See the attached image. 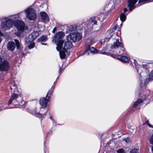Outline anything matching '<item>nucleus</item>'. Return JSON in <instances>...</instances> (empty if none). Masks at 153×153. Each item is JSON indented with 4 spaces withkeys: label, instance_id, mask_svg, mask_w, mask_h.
<instances>
[{
    "label": "nucleus",
    "instance_id": "nucleus-1",
    "mask_svg": "<svg viewBox=\"0 0 153 153\" xmlns=\"http://www.w3.org/2000/svg\"><path fill=\"white\" fill-rule=\"evenodd\" d=\"M111 51L116 53V55L114 54L112 55V57L117 58L123 63L126 62L128 61V59L127 57L118 55L120 54H125L126 52L123 47V43L119 42V40L117 39L116 42L114 43L113 45L111 47Z\"/></svg>",
    "mask_w": 153,
    "mask_h": 153
},
{
    "label": "nucleus",
    "instance_id": "nucleus-2",
    "mask_svg": "<svg viewBox=\"0 0 153 153\" xmlns=\"http://www.w3.org/2000/svg\"><path fill=\"white\" fill-rule=\"evenodd\" d=\"M13 24L18 31L16 34L19 35L22 32H24L27 29V27L25 26L24 22L21 20H16L13 22L12 19H10L8 18L6 19L5 22H2L1 24V29L3 30H6L9 29Z\"/></svg>",
    "mask_w": 153,
    "mask_h": 153
},
{
    "label": "nucleus",
    "instance_id": "nucleus-3",
    "mask_svg": "<svg viewBox=\"0 0 153 153\" xmlns=\"http://www.w3.org/2000/svg\"><path fill=\"white\" fill-rule=\"evenodd\" d=\"M65 35L64 32L60 31L57 33L55 36L53 38L52 41L56 44V48L57 50H59L61 48L62 44H63L64 41L63 38Z\"/></svg>",
    "mask_w": 153,
    "mask_h": 153
},
{
    "label": "nucleus",
    "instance_id": "nucleus-4",
    "mask_svg": "<svg viewBox=\"0 0 153 153\" xmlns=\"http://www.w3.org/2000/svg\"><path fill=\"white\" fill-rule=\"evenodd\" d=\"M72 42L67 41L63 44H62L61 48L59 50H57L59 51V54L61 59H64L65 56V52H67V49H71L73 46Z\"/></svg>",
    "mask_w": 153,
    "mask_h": 153
},
{
    "label": "nucleus",
    "instance_id": "nucleus-5",
    "mask_svg": "<svg viewBox=\"0 0 153 153\" xmlns=\"http://www.w3.org/2000/svg\"><path fill=\"white\" fill-rule=\"evenodd\" d=\"M82 36L81 34L78 32L72 33L67 37V41L75 42L80 40Z\"/></svg>",
    "mask_w": 153,
    "mask_h": 153
},
{
    "label": "nucleus",
    "instance_id": "nucleus-6",
    "mask_svg": "<svg viewBox=\"0 0 153 153\" xmlns=\"http://www.w3.org/2000/svg\"><path fill=\"white\" fill-rule=\"evenodd\" d=\"M26 16L29 20H34L36 16V15L34 10L32 8L29 7L25 10Z\"/></svg>",
    "mask_w": 153,
    "mask_h": 153
},
{
    "label": "nucleus",
    "instance_id": "nucleus-7",
    "mask_svg": "<svg viewBox=\"0 0 153 153\" xmlns=\"http://www.w3.org/2000/svg\"><path fill=\"white\" fill-rule=\"evenodd\" d=\"M38 33L37 32H34L32 33V34L30 35L29 37L27 38L25 40L26 43L28 44L29 43L30 44L28 45V48L30 49H31L33 48L35 46V43L34 42H31L34 39L35 37H33L34 35L36 34L38 35Z\"/></svg>",
    "mask_w": 153,
    "mask_h": 153
},
{
    "label": "nucleus",
    "instance_id": "nucleus-8",
    "mask_svg": "<svg viewBox=\"0 0 153 153\" xmlns=\"http://www.w3.org/2000/svg\"><path fill=\"white\" fill-rule=\"evenodd\" d=\"M49 101V99L46 97L45 98H41L39 100V104L41 105V108H46L47 106L48 102Z\"/></svg>",
    "mask_w": 153,
    "mask_h": 153
},
{
    "label": "nucleus",
    "instance_id": "nucleus-9",
    "mask_svg": "<svg viewBox=\"0 0 153 153\" xmlns=\"http://www.w3.org/2000/svg\"><path fill=\"white\" fill-rule=\"evenodd\" d=\"M9 64L5 60H4L0 64V70L2 71H7L9 68Z\"/></svg>",
    "mask_w": 153,
    "mask_h": 153
},
{
    "label": "nucleus",
    "instance_id": "nucleus-10",
    "mask_svg": "<svg viewBox=\"0 0 153 153\" xmlns=\"http://www.w3.org/2000/svg\"><path fill=\"white\" fill-rule=\"evenodd\" d=\"M138 0H128V6L129 7L130 11H131L135 8V4L137 1Z\"/></svg>",
    "mask_w": 153,
    "mask_h": 153
},
{
    "label": "nucleus",
    "instance_id": "nucleus-11",
    "mask_svg": "<svg viewBox=\"0 0 153 153\" xmlns=\"http://www.w3.org/2000/svg\"><path fill=\"white\" fill-rule=\"evenodd\" d=\"M40 15L42 18V21L44 23H46L49 21L48 16L47 14L45 12H41Z\"/></svg>",
    "mask_w": 153,
    "mask_h": 153
},
{
    "label": "nucleus",
    "instance_id": "nucleus-12",
    "mask_svg": "<svg viewBox=\"0 0 153 153\" xmlns=\"http://www.w3.org/2000/svg\"><path fill=\"white\" fill-rule=\"evenodd\" d=\"M8 50L12 51H13L15 48V44L14 43L12 42H9L7 45Z\"/></svg>",
    "mask_w": 153,
    "mask_h": 153
},
{
    "label": "nucleus",
    "instance_id": "nucleus-13",
    "mask_svg": "<svg viewBox=\"0 0 153 153\" xmlns=\"http://www.w3.org/2000/svg\"><path fill=\"white\" fill-rule=\"evenodd\" d=\"M76 27L73 25H70L68 27L67 30L66 32L68 33H75L74 31L76 30Z\"/></svg>",
    "mask_w": 153,
    "mask_h": 153
},
{
    "label": "nucleus",
    "instance_id": "nucleus-14",
    "mask_svg": "<svg viewBox=\"0 0 153 153\" xmlns=\"http://www.w3.org/2000/svg\"><path fill=\"white\" fill-rule=\"evenodd\" d=\"M90 51V52L93 53H98V50L94 47H91V48H89L88 49L85 51L84 52L85 54H86L87 53H89V52Z\"/></svg>",
    "mask_w": 153,
    "mask_h": 153
},
{
    "label": "nucleus",
    "instance_id": "nucleus-15",
    "mask_svg": "<svg viewBox=\"0 0 153 153\" xmlns=\"http://www.w3.org/2000/svg\"><path fill=\"white\" fill-rule=\"evenodd\" d=\"M147 68V66L146 65H143L138 68L137 71L138 73H141L142 71L145 70Z\"/></svg>",
    "mask_w": 153,
    "mask_h": 153
},
{
    "label": "nucleus",
    "instance_id": "nucleus-16",
    "mask_svg": "<svg viewBox=\"0 0 153 153\" xmlns=\"http://www.w3.org/2000/svg\"><path fill=\"white\" fill-rule=\"evenodd\" d=\"M18 95L16 94H12L11 98L9 101L8 104H11L13 100L16 99L18 97Z\"/></svg>",
    "mask_w": 153,
    "mask_h": 153
},
{
    "label": "nucleus",
    "instance_id": "nucleus-17",
    "mask_svg": "<svg viewBox=\"0 0 153 153\" xmlns=\"http://www.w3.org/2000/svg\"><path fill=\"white\" fill-rule=\"evenodd\" d=\"M97 22L94 18H91L89 19L88 21V23L89 24L93 25L97 24Z\"/></svg>",
    "mask_w": 153,
    "mask_h": 153
},
{
    "label": "nucleus",
    "instance_id": "nucleus-18",
    "mask_svg": "<svg viewBox=\"0 0 153 153\" xmlns=\"http://www.w3.org/2000/svg\"><path fill=\"white\" fill-rule=\"evenodd\" d=\"M120 19L121 21L124 22L126 19V16L123 13L121 14L120 16Z\"/></svg>",
    "mask_w": 153,
    "mask_h": 153
},
{
    "label": "nucleus",
    "instance_id": "nucleus-19",
    "mask_svg": "<svg viewBox=\"0 0 153 153\" xmlns=\"http://www.w3.org/2000/svg\"><path fill=\"white\" fill-rule=\"evenodd\" d=\"M53 92V90L52 89H51L49 90L46 96V97H47L49 99V98L51 97V96L52 95Z\"/></svg>",
    "mask_w": 153,
    "mask_h": 153
},
{
    "label": "nucleus",
    "instance_id": "nucleus-20",
    "mask_svg": "<svg viewBox=\"0 0 153 153\" xmlns=\"http://www.w3.org/2000/svg\"><path fill=\"white\" fill-rule=\"evenodd\" d=\"M152 1V0H139V3L143 4Z\"/></svg>",
    "mask_w": 153,
    "mask_h": 153
},
{
    "label": "nucleus",
    "instance_id": "nucleus-21",
    "mask_svg": "<svg viewBox=\"0 0 153 153\" xmlns=\"http://www.w3.org/2000/svg\"><path fill=\"white\" fill-rule=\"evenodd\" d=\"M143 101V100L141 99L138 100L137 101L134 102V107H136L139 104L141 103Z\"/></svg>",
    "mask_w": 153,
    "mask_h": 153
},
{
    "label": "nucleus",
    "instance_id": "nucleus-22",
    "mask_svg": "<svg viewBox=\"0 0 153 153\" xmlns=\"http://www.w3.org/2000/svg\"><path fill=\"white\" fill-rule=\"evenodd\" d=\"M149 141V143L153 145V146L152 147V152H153V133L152 135L151 136L150 138Z\"/></svg>",
    "mask_w": 153,
    "mask_h": 153
},
{
    "label": "nucleus",
    "instance_id": "nucleus-23",
    "mask_svg": "<svg viewBox=\"0 0 153 153\" xmlns=\"http://www.w3.org/2000/svg\"><path fill=\"white\" fill-rule=\"evenodd\" d=\"M47 39V36L45 35L42 36L41 37H40L39 40L40 41H46Z\"/></svg>",
    "mask_w": 153,
    "mask_h": 153
},
{
    "label": "nucleus",
    "instance_id": "nucleus-24",
    "mask_svg": "<svg viewBox=\"0 0 153 153\" xmlns=\"http://www.w3.org/2000/svg\"><path fill=\"white\" fill-rule=\"evenodd\" d=\"M129 153H139V152L137 149H134L130 150Z\"/></svg>",
    "mask_w": 153,
    "mask_h": 153
},
{
    "label": "nucleus",
    "instance_id": "nucleus-25",
    "mask_svg": "<svg viewBox=\"0 0 153 153\" xmlns=\"http://www.w3.org/2000/svg\"><path fill=\"white\" fill-rule=\"evenodd\" d=\"M113 33H111L110 35L107 37L105 38L104 39V41L105 42H107L110 39L112 36Z\"/></svg>",
    "mask_w": 153,
    "mask_h": 153
},
{
    "label": "nucleus",
    "instance_id": "nucleus-26",
    "mask_svg": "<svg viewBox=\"0 0 153 153\" xmlns=\"http://www.w3.org/2000/svg\"><path fill=\"white\" fill-rule=\"evenodd\" d=\"M15 42L16 43V46L18 49H19L20 48V43L19 41L17 39H15Z\"/></svg>",
    "mask_w": 153,
    "mask_h": 153
},
{
    "label": "nucleus",
    "instance_id": "nucleus-27",
    "mask_svg": "<svg viewBox=\"0 0 153 153\" xmlns=\"http://www.w3.org/2000/svg\"><path fill=\"white\" fill-rule=\"evenodd\" d=\"M149 79L153 80V70L149 74Z\"/></svg>",
    "mask_w": 153,
    "mask_h": 153
},
{
    "label": "nucleus",
    "instance_id": "nucleus-28",
    "mask_svg": "<svg viewBox=\"0 0 153 153\" xmlns=\"http://www.w3.org/2000/svg\"><path fill=\"white\" fill-rule=\"evenodd\" d=\"M117 153H125V151L122 149H120L117 151Z\"/></svg>",
    "mask_w": 153,
    "mask_h": 153
},
{
    "label": "nucleus",
    "instance_id": "nucleus-29",
    "mask_svg": "<svg viewBox=\"0 0 153 153\" xmlns=\"http://www.w3.org/2000/svg\"><path fill=\"white\" fill-rule=\"evenodd\" d=\"M35 116L38 118H40V117H41L42 116V115L41 114L39 113H35Z\"/></svg>",
    "mask_w": 153,
    "mask_h": 153
},
{
    "label": "nucleus",
    "instance_id": "nucleus-30",
    "mask_svg": "<svg viewBox=\"0 0 153 153\" xmlns=\"http://www.w3.org/2000/svg\"><path fill=\"white\" fill-rule=\"evenodd\" d=\"M145 124H146L149 127L153 128V126L149 123L148 120L146 121Z\"/></svg>",
    "mask_w": 153,
    "mask_h": 153
},
{
    "label": "nucleus",
    "instance_id": "nucleus-31",
    "mask_svg": "<svg viewBox=\"0 0 153 153\" xmlns=\"http://www.w3.org/2000/svg\"><path fill=\"white\" fill-rule=\"evenodd\" d=\"M87 42L89 44V43H90V44L91 45L92 44V41L91 39H88L87 40Z\"/></svg>",
    "mask_w": 153,
    "mask_h": 153
},
{
    "label": "nucleus",
    "instance_id": "nucleus-32",
    "mask_svg": "<svg viewBox=\"0 0 153 153\" xmlns=\"http://www.w3.org/2000/svg\"><path fill=\"white\" fill-rule=\"evenodd\" d=\"M117 26L116 25H115V26H114V28H113L111 30V32L114 31L116 29Z\"/></svg>",
    "mask_w": 153,
    "mask_h": 153
},
{
    "label": "nucleus",
    "instance_id": "nucleus-33",
    "mask_svg": "<svg viewBox=\"0 0 153 153\" xmlns=\"http://www.w3.org/2000/svg\"><path fill=\"white\" fill-rule=\"evenodd\" d=\"M56 30V27H54L53 30V31H52L53 33H54L55 32Z\"/></svg>",
    "mask_w": 153,
    "mask_h": 153
},
{
    "label": "nucleus",
    "instance_id": "nucleus-34",
    "mask_svg": "<svg viewBox=\"0 0 153 153\" xmlns=\"http://www.w3.org/2000/svg\"><path fill=\"white\" fill-rule=\"evenodd\" d=\"M4 77L3 76H1L0 77V82H1L3 79Z\"/></svg>",
    "mask_w": 153,
    "mask_h": 153
},
{
    "label": "nucleus",
    "instance_id": "nucleus-35",
    "mask_svg": "<svg viewBox=\"0 0 153 153\" xmlns=\"http://www.w3.org/2000/svg\"><path fill=\"white\" fill-rule=\"evenodd\" d=\"M127 9L126 8H125L124 9V12H126L127 11Z\"/></svg>",
    "mask_w": 153,
    "mask_h": 153
},
{
    "label": "nucleus",
    "instance_id": "nucleus-36",
    "mask_svg": "<svg viewBox=\"0 0 153 153\" xmlns=\"http://www.w3.org/2000/svg\"><path fill=\"white\" fill-rule=\"evenodd\" d=\"M3 62L2 61L1 58L0 57V64L1 63Z\"/></svg>",
    "mask_w": 153,
    "mask_h": 153
},
{
    "label": "nucleus",
    "instance_id": "nucleus-37",
    "mask_svg": "<svg viewBox=\"0 0 153 153\" xmlns=\"http://www.w3.org/2000/svg\"><path fill=\"white\" fill-rule=\"evenodd\" d=\"M14 17L16 18H17L18 16V15H14Z\"/></svg>",
    "mask_w": 153,
    "mask_h": 153
},
{
    "label": "nucleus",
    "instance_id": "nucleus-38",
    "mask_svg": "<svg viewBox=\"0 0 153 153\" xmlns=\"http://www.w3.org/2000/svg\"><path fill=\"white\" fill-rule=\"evenodd\" d=\"M101 53L102 54H106V52H103Z\"/></svg>",
    "mask_w": 153,
    "mask_h": 153
},
{
    "label": "nucleus",
    "instance_id": "nucleus-39",
    "mask_svg": "<svg viewBox=\"0 0 153 153\" xmlns=\"http://www.w3.org/2000/svg\"><path fill=\"white\" fill-rule=\"evenodd\" d=\"M1 37H0V42H1Z\"/></svg>",
    "mask_w": 153,
    "mask_h": 153
},
{
    "label": "nucleus",
    "instance_id": "nucleus-40",
    "mask_svg": "<svg viewBox=\"0 0 153 153\" xmlns=\"http://www.w3.org/2000/svg\"><path fill=\"white\" fill-rule=\"evenodd\" d=\"M41 44L42 45H46V44H43L42 42L41 43Z\"/></svg>",
    "mask_w": 153,
    "mask_h": 153
}]
</instances>
